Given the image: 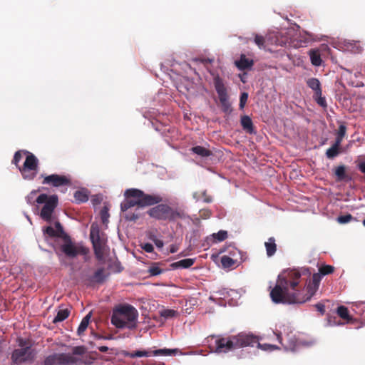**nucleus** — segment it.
Masks as SVG:
<instances>
[{"instance_id":"obj_1","label":"nucleus","mask_w":365,"mask_h":365,"mask_svg":"<svg viewBox=\"0 0 365 365\" xmlns=\"http://www.w3.org/2000/svg\"><path fill=\"white\" fill-rule=\"evenodd\" d=\"M301 274L293 269L280 274L276 285L270 292V297L275 304H302L309 300L316 293L322 280L319 273H314L306 288L300 285Z\"/></svg>"},{"instance_id":"obj_2","label":"nucleus","mask_w":365,"mask_h":365,"mask_svg":"<svg viewBox=\"0 0 365 365\" xmlns=\"http://www.w3.org/2000/svg\"><path fill=\"white\" fill-rule=\"evenodd\" d=\"M125 200L120 203V210L124 212V218L128 221L135 222L140 215L137 211L142 207L157 205L162 201L159 195H149L137 188H129L124 192Z\"/></svg>"},{"instance_id":"obj_3","label":"nucleus","mask_w":365,"mask_h":365,"mask_svg":"<svg viewBox=\"0 0 365 365\" xmlns=\"http://www.w3.org/2000/svg\"><path fill=\"white\" fill-rule=\"evenodd\" d=\"M213 344H210L212 351L217 354H226L229 351L246 346H254L257 339L253 334L240 333L237 335H212Z\"/></svg>"},{"instance_id":"obj_4","label":"nucleus","mask_w":365,"mask_h":365,"mask_svg":"<svg viewBox=\"0 0 365 365\" xmlns=\"http://www.w3.org/2000/svg\"><path fill=\"white\" fill-rule=\"evenodd\" d=\"M138 312L130 304L116 307L111 316V323L118 329H135L137 327Z\"/></svg>"},{"instance_id":"obj_5","label":"nucleus","mask_w":365,"mask_h":365,"mask_svg":"<svg viewBox=\"0 0 365 365\" xmlns=\"http://www.w3.org/2000/svg\"><path fill=\"white\" fill-rule=\"evenodd\" d=\"M150 217L158 220L175 221L178 219H185L186 214L180 208H173L167 204H158L148 211Z\"/></svg>"},{"instance_id":"obj_6","label":"nucleus","mask_w":365,"mask_h":365,"mask_svg":"<svg viewBox=\"0 0 365 365\" xmlns=\"http://www.w3.org/2000/svg\"><path fill=\"white\" fill-rule=\"evenodd\" d=\"M36 202L38 204L44 203V205L41 210L40 216L47 222H51L52 214L58 206V196L56 195L48 196L46 194H41L38 197H36Z\"/></svg>"},{"instance_id":"obj_7","label":"nucleus","mask_w":365,"mask_h":365,"mask_svg":"<svg viewBox=\"0 0 365 365\" xmlns=\"http://www.w3.org/2000/svg\"><path fill=\"white\" fill-rule=\"evenodd\" d=\"M26 160L19 170L25 180H32L35 178L37 174L38 168V158L29 151H25Z\"/></svg>"},{"instance_id":"obj_8","label":"nucleus","mask_w":365,"mask_h":365,"mask_svg":"<svg viewBox=\"0 0 365 365\" xmlns=\"http://www.w3.org/2000/svg\"><path fill=\"white\" fill-rule=\"evenodd\" d=\"M90 238L93 245L96 257L98 260H103L104 258L106 239L104 237V235L101 233L98 225H91Z\"/></svg>"},{"instance_id":"obj_9","label":"nucleus","mask_w":365,"mask_h":365,"mask_svg":"<svg viewBox=\"0 0 365 365\" xmlns=\"http://www.w3.org/2000/svg\"><path fill=\"white\" fill-rule=\"evenodd\" d=\"M19 345L21 348L14 350L11 354L12 363L16 365L24 363H31L36 357V351L31 346H24V342L21 340Z\"/></svg>"},{"instance_id":"obj_10","label":"nucleus","mask_w":365,"mask_h":365,"mask_svg":"<svg viewBox=\"0 0 365 365\" xmlns=\"http://www.w3.org/2000/svg\"><path fill=\"white\" fill-rule=\"evenodd\" d=\"M214 86L218 95L222 110L226 114L231 113L232 108L231 103L229 101V96L227 94V88L224 84L223 80L218 76L215 77Z\"/></svg>"},{"instance_id":"obj_11","label":"nucleus","mask_w":365,"mask_h":365,"mask_svg":"<svg viewBox=\"0 0 365 365\" xmlns=\"http://www.w3.org/2000/svg\"><path fill=\"white\" fill-rule=\"evenodd\" d=\"M80 360L70 354L53 353L47 356L43 365H78Z\"/></svg>"},{"instance_id":"obj_12","label":"nucleus","mask_w":365,"mask_h":365,"mask_svg":"<svg viewBox=\"0 0 365 365\" xmlns=\"http://www.w3.org/2000/svg\"><path fill=\"white\" fill-rule=\"evenodd\" d=\"M63 240V243L61 245L60 250L66 257L74 258L78 255L86 254V252L85 248L82 246H77L73 243L71 237L68 235H64Z\"/></svg>"},{"instance_id":"obj_13","label":"nucleus","mask_w":365,"mask_h":365,"mask_svg":"<svg viewBox=\"0 0 365 365\" xmlns=\"http://www.w3.org/2000/svg\"><path fill=\"white\" fill-rule=\"evenodd\" d=\"M41 177H43L42 182L43 185H50L56 187L61 186H68L71 185V179L66 175L52 174L46 176H43L42 175Z\"/></svg>"},{"instance_id":"obj_14","label":"nucleus","mask_w":365,"mask_h":365,"mask_svg":"<svg viewBox=\"0 0 365 365\" xmlns=\"http://www.w3.org/2000/svg\"><path fill=\"white\" fill-rule=\"evenodd\" d=\"M178 351V349H160L155 351L137 350L138 357H148L150 356H170L175 355Z\"/></svg>"},{"instance_id":"obj_15","label":"nucleus","mask_w":365,"mask_h":365,"mask_svg":"<svg viewBox=\"0 0 365 365\" xmlns=\"http://www.w3.org/2000/svg\"><path fill=\"white\" fill-rule=\"evenodd\" d=\"M240 122L243 130H245L247 133H255L253 123L250 117L248 115H244L241 118Z\"/></svg>"},{"instance_id":"obj_16","label":"nucleus","mask_w":365,"mask_h":365,"mask_svg":"<svg viewBox=\"0 0 365 365\" xmlns=\"http://www.w3.org/2000/svg\"><path fill=\"white\" fill-rule=\"evenodd\" d=\"M275 242L274 237H271L264 242L266 254L269 257H272L277 252V244Z\"/></svg>"},{"instance_id":"obj_17","label":"nucleus","mask_w":365,"mask_h":365,"mask_svg":"<svg viewBox=\"0 0 365 365\" xmlns=\"http://www.w3.org/2000/svg\"><path fill=\"white\" fill-rule=\"evenodd\" d=\"M235 64L240 70H245L250 68L253 66L254 61L252 59L246 58L245 55L242 54L240 59L236 61Z\"/></svg>"},{"instance_id":"obj_18","label":"nucleus","mask_w":365,"mask_h":365,"mask_svg":"<svg viewBox=\"0 0 365 365\" xmlns=\"http://www.w3.org/2000/svg\"><path fill=\"white\" fill-rule=\"evenodd\" d=\"M194 263H195L194 259L187 258V259H182V260H180V261L173 263L171 264V267L173 269L189 268L191 266H192Z\"/></svg>"},{"instance_id":"obj_19","label":"nucleus","mask_w":365,"mask_h":365,"mask_svg":"<svg viewBox=\"0 0 365 365\" xmlns=\"http://www.w3.org/2000/svg\"><path fill=\"white\" fill-rule=\"evenodd\" d=\"M75 201L77 203L86 202L88 200V192L86 189L77 190L74 193Z\"/></svg>"},{"instance_id":"obj_20","label":"nucleus","mask_w":365,"mask_h":365,"mask_svg":"<svg viewBox=\"0 0 365 365\" xmlns=\"http://www.w3.org/2000/svg\"><path fill=\"white\" fill-rule=\"evenodd\" d=\"M307 84L309 88L314 91V94H320V92H322L321 83L317 78H309L307 81Z\"/></svg>"},{"instance_id":"obj_21","label":"nucleus","mask_w":365,"mask_h":365,"mask_svg":"<svg viewBox=\"0 0 365 365\" xmlns=\"http://www.w3.org/2000/svg\"><path fill=\"white\" fill-rule=\"evenodd\" d=\"M190 150L193 153H195L200 157H203V158L209 157L212 155L211 150H210L209 149H207L205 147L200 146V145H197V146H194V147L191 148Z\"/></svg>"},{"instance_id":"obj_22","label":"nucleus","mask_w":365,"mask_h":365,"mask_svg":"<svg viewBox=\"0 0 365 365\" xmlns=\"http://www.w3.org/2000/svg\"><path fill=\"white\" fill-rule=\"evenodd\" d=\"M91 317V312L86 314L81 320L80 325L77 329V334L78 336H81L88 328L89 322Z\"/></svg>"},{"instance_id":"obj_23","label":"nucleus","mask_w":365,"mask_h":365,"mask_svg":"<svg viewBox=\"0 0 365 365\" xmlns=\"http://www.w3.org/2000/svg\"><path fill=\"white\" fill-rule=\"evenodd\" d=\"M70 314V309L68 308H60L57 312V314L53 320V323H58L64 321L68 317Z\"/></svg>"},{"instance_id":"obj_24","label":"nucleus","mask_w":365,"mask_h":365,"mask_svg":"<svg viewBox=\"0 0 365 365\" xmlns=\"http://www.w3.org/2000/svg\"><path fill=\"white\" fill-rule=\"evenodd\" d=\"M309 57L311 63L315 66H319L322 64L320 53L318 50L312 49L309 51Z\"/></svg>"},{"instance_id":"obj_25","label":"nucleus","mask_w":365,"mask_h":365,"mask_svg":"<svg viewBox=\"0 0 365 365\" xmlns=\"http://www.w3.org/2000/svg\"><path fill=\"white\" fill-rule=\"evenodd\" d=\"M104 271V268L98 269L91 277V281L97 283H102L105 279Z\"/></svg>"},{"instance_id":"obj_26","label":"nucleus","mask_w":365,"mask_h":365,"mask_svg":"<svg viewBox=\"0 0 365 365\" xmlns=\"http://www.w3.org/2000/svg\"><path fill=\"white\" fill-rule=\"evenodd\" d=\"M254 337L257 339V342L255 343V345H257V347L260 348L262 350H264V351H273V350H276V349H279L277 346L274 345V344H261L259 342L258 337H257L256 336H254Z\"/></svg>"},{"instance_id":"obj_27","label":"nucleus","mask_w":365,"mask_h":365,"mask_svg":"<svg viewBox=\"0 0 365 365\" xmlns=\"http://www.w3.org/2000/svg\"><path fill=\"white\" fill-rule=\"evenodd\" d=\"M236 263V261L229 256L224 255L221 257V264L224 268H231Z\"/></svg>"},{"instance_id":"obj_28","label":"nucleus","mask_w":365,"mask_h":365,"mask_svg":"<svg viewBox=\"0 0 365 365\" xmlns=\"http://www.w3.org/2000/svg\"><path fill=\"white\" fill-rule=\"evenodd\" d=\"M337 314L343 319L349 321L351 317L349 314L348 309L344 306H339L336 310Z\"/></svg>"},{"instance_id":"obj_29","label":"nucleus","mask_w":365,"mask_h":365,"mask_svg":"<svg viewBox=\"0 0 365 365\" xmlns=\"http://www.w3.org/2000/svg\"><path fill=\"white\" fill-rule=\"evenodd\" d=\"M340 148L335 146L334 145H331L329 148H328L326 151V155L329 159H333L336 157L340 151Z\"/></svg>"},{"instance_id":"obj_30","label":"nucleus","mask_w":365,"mask_h":365,"mask_svg":"<svg viewBox=\"0 0 365 365\" xmlns=\"http://www.w3.org/2000/svg\"><path fill=\"white\" fill-rule=\"evenodd\" d=\"M335 175L339 180H344L346 178V168L344 165H339L335 169Z\"/></svg>"},{"instance_id":"obj_31","label":"nucleus","mask_w":365,"mask_h":365,"mask_svg":"<svg viewBox=\"0 0 365 365\" xmlns=\"http://www.w3.org/2000/svg\"><path fill=\"white\" fill-rule=\"evenodd\" d=\"M25 151H26L25 150H20L16 151L14 153V158L12 160V163L14 165H15L16 166V168H19V167H21L19 165V163L21 160L23 155H24Z\"/></svg>"},{"instance_id":"obj_32","label":"nucleus","mask_w":365,"mask_h":365,"mask_svg":"<svg viewBox=\"0 0 365 365\" xmlns=\"http://www.w3.org/2000/svg\"><path fill=\"white\" fill-rule=\"evenodd\" d=\"M345 46L347 50L352 53H360L362 50L361 47L356 43L347 42Z\"/></svg>"},{"instance_id":"obj_33","label":"nucleus","mask_w":365,"mask_h":365,"mask_svg":"<svg viewBox=\"0 0 365 365\" xmlns=\"http://www.w3.org/2000/svg\"><path fill=\"white\" fill-rule=\"evenodd\" d=\"M212 237L215 240V242H222L227 238V232L225 230H220L217 233L212 234Z\"/></svg>"},{"instance_id":"obj_34","label":"nucleus","mask_w":365,"mask_h":365,"mask_svg":"<svg viewBox=\"0 0 365 365\" xmlns=\"http://www.w3.org/2000/svg\"><path fill=\"white\" fill-rule=\"evenodd\" d=\"M160 314L165 319H170L177 316L178 312L174 309H166L160 311Z\"/></svg>"},{"instance_id":"obj_35","label":"nucleus","mask_w":365,"mask_h":365,"mask_svg":"<svg viewBox=\"0 0 365 365\" xmlns=\"http://www.w3.org/2000/svg\"><path fill=\"white\" fill-rule=\"evenodd\" d=\"M334 267L331 265H327V264L322 265L319 269V274L322 276L331 274L334 272Z\"/></svg>"},{"instance_id":"obj_36","label":"nucleus","mask_w":365,"mask_h":365,"mask_svg":"<svg viewBox=\"0 0 365 365\" xmlns=\"http://www.w3.org/2000/svg\"><path fill=\"white\" fill-rule=\"evenodd\" d=\"M100 214H101V218L102 223L103 225H106L108 222V219L110 217L108 208L106 206H104L101 209Z\"/></svg>"},{"instance_id":"obj_37","label":"nucleus","mask_w":365,"mask_h":365,"mask_svg":"<svg viewBox=\"0 0 365 365\" xmlns=\"http://www.w3.org/2000/svg\"><path fill=\"white\" fill-rule=\"evenodd\" d=\"M150 276H157L163 272V269L160 268L156 264H153L148 270Z\"/></svg>"},{"instance_id":"obj_38","label":"nucleus","mask_w":365,"mask_h":365,"mask_svg":"<svg viewBox=\"0 0 365 365\" xmlns=\"http://www.w3.org/2000/svg\"><path fill=\"white\" fill-rule=\"evenodd\" d=\"M314 98L317 103L322 107L326 108L327 107V102L324 97L322 96V91L320 92V94H314Z\"/></svg>"},{"instance_id":"obj_39","label":"nucleus","mask_w":365,"mask_h":365,"mask_svg":"<svg viewBox=\"0 0 365 365\" xmlns=\"http://www.w3.org/2000/svg\"><path fill=\"white\" fill-rule=\"evenodd\" d=\"M43 231L44 235H47L48 236H49L51 237H59L58 231H56L55 229L51 226H48V227H45L43 230Z\"/></svg>"},{"instance_id":"obj_40","label":"nucleus","mask_w":365,"mask_h":365,"mask_svg":"<svg viewBox=\"0 0 365 365\" xmlns=\"http://www.w3.org/2000/svg\"><path fill=\"white\" fill-rule=\"evenodd\" d=\"M353 219L351 214H346L345 215H340L337 217V222L340 224H346L349 222Z\"/></svg>"},{"instance_id":"obj_41","label":"nucleus","mask_w":365,"mask_h":365,"mask_svg":"<svg viewBox=\"0 0 365 365\" xmlns=\"http://www.w3.org/2000/svg\"><path fill=\"white\" fill-rule=\"evenodd\" d=\"M254 41L259 48H262L264 46L265 39L262 36L256 34L255 36Z\"/></svg>"},{"instance_id":"obj_42","label":"nucleus","mask_w":365,"mask_h":365,"mask_svg":"<svg viewBox=\"0 0 365 365\" xmlns=\"http://www.w3.org/2000/svg\"><path fill=\"white\" fill-rule=\"evenodd\" d=\"M36 194L37 190L31 191L26 197V202L30 205H34L36 202V199H35Z\"/></svg>"},{"instance_id":"obj_43","label":"nucleus","mask_w":365,"mask_h":365,"mask_svg":"<svg viewBox=\"0 0 365 365\" xmlns=\"http://www.w3.org/2000/svg\"><path fill=\"white\" fill-rule=\"evenodd\" d=\"M86 348L83 346H78L73 348V355L81 356L86 353Z\"/></svg>"},{"instance_id":"obj_44","label":"nucleus","mask_w":365,"mask_h":365,"mask_svg":"<svg viewBox=\"0 0 365 365\" xmlns=\"http://www.w3.org/2000/svg\"><path fill=\"white\" fill-rule=\"evenodd\" d=\"M248 99V94L245 92L242 93L240 98V108L243 109Z\"/></svg>"},{"instance_id":"obj_45","label":"nucleus","mask_w":365,"mask_h":365,"mask_svg":"<svg viewBox=\"0 0 365 365\" xmlns=\"http://www.w3.org/2000/svg\"><path fill=\"white\" fill-rule=\"evenodd\" d=\"M55 227H56L55 230L58 231L59 237H62L63 239L64 235H66V234L64 232L63 227L61 225V223L59 222H56L55 223Z\"/></svg>"},{"instance_id":"obj_46","label":"nucleus","mask_w":365,"mask_h":365,"mask_svg":"<svg viewBox=\"0 0 365 365\" xmlns=\"http://www.w3.org/2000/svg\"><path fill=\"white\" fill-rule=\"evenodd\" d=\"M346 132V127L344 124H341L337 131V136L344 138Z\"/></svg>"},{"instance_id":"obj_47","label":"nucleus","mask_w":365,"mask_h":365,"mask_svg":"<svg viewBox=\"0 0 365 365\" xmlns=\"http://www.w3.org/2000/svg\"><path fill=\"white\" fill-rule=\"evenodd\" d=\"M150 239L154 242L155 245L158 248H162L164 245L163 242L161 240L158 239L155 236H151Z\"/></svg>"},{"instance_id":"obj_48","label":"nucleus","mask_w":365,"mask_h":365,"mask_svg":"<svg viewBox=\"0 0 365 365\" xmlns=\"http://www.w3.org/2000/svg\"><path fill=\"white\" fill-rule=\"evenodd\" d=\"M142 249H143L146 252L150 253L153 252V246L150 243H145L141 245Z\"/></svg>"},{"instance_id":"obj_49","label":"nucleus","mask_w":365,"mask_h":365,"mask_svg":"<svg viewBox=\"0 0 365 365\" xmlns=\"http://www.w3.org/2000/svg\"><path fill=\"white\" fill-rule=\"evenodd\" d=\"M200 216L205 219L209 218L211 216V212L209 210H200Z\"/></svg>"},{"instance_id":"obj_50","label":"nucleus","mask_w":365,"mask_h":365,"mask_svg":"<svg viewBox=\"0 0 365 365\" xmlns=\"http://www.w3.org/2000/svg\"><path fill=\"white\" fill-rule=\"evenodd\" d=\"M274 334L277 336V339L279 341V344H281L286 349H288L289 347L287 345H284L282 343V337L280 332H274Z\"/></svg>"},{"instance_id":"obj_51","label":"nucleus","mask_w":365,"mask_h":365,"mask_svg":"<svg viewBox=\"0 0 365 365\" xmlns=\"http://www.w3.org/2000/svg\"><path fill=\"white\" fill-rule=\"evenodd\" d=\"M317 309L322 314H324L325 312V306L321 303H318L315 305Z\"/></svg>"},{"instance_id":"obj_52","label":"nucleus","mask_w":365,"mask_h":365,"mask_svg":"<svg viewBox=\"0 0 365 365\" xmlns=\"http://www.w3.org/2000/svg\"><path fill=\"white\" fill-rule=\"evenodd\" d=\"M202 196L204 197V199H203L204 202H205L207 203H210L212 201V197L210 195H207L206 191H204L202 192Z\"/></svg>"},{"instance_id":"obj_53","label":"nucleus","mask_w":365,"mask_h":365,"mask_svg":"<svg viewBox=\"0 0 365 365\" xmlns=\"http://www.w3.org/2000/svg\"><path fill=\"white\" fill-rule=\"evenodd\" d=\"M95 337L96 339H106V340H109V339H113L112 335L103 336V335H100V334H95Z\"/></svg>"},{"instance_id":"obj_54","label":"nucleus","mask_w":365,"mask_h":365,"mask_svg":"<svg viewBox=\"0 0 365 365\" xmlns=\"http://www.w3.org/2000/svg\"><path fill=\"white\" fill-rule=\"evenodd\" d=\"M136 354H137V351H133V352L126 351L124 353V356H128L130 358H135V357H138V355H136Z\"/></svg>"},{"instance_id":"obj_55","label":"nucleus","mask_w":365,"mask_h":365,"mask_svg":"<svg viewBox=\"0 0 365 365\" xmlns=\"http://www.w3.org/2000/svg\"><path fill=\"white\" fill-rule=\"evenodd\" d=\"M342 140H343V138H341V137H339L336 135V140L333 145L340 148Z\"/></svg>"},{"instance_id":"obj_56","label":"nucleus","mask_w":365,"mask_h":365,"mask_svg":"<svg viewBox=\"0 0 365 365\" xmlns=\"http://www.w3.org/2000/svg\"><path fill=\"white\" fill-rule=\"evenodd\" d=\"M178 250V247L175 245H172L170 248V253H175Z\"/></svg>"},{"instance_id":"obj_57","label":"nucleus","mask_w":365,"mask_h":365,"mask_svg":"<svg viewBox=\"0 0 365 365\" xmlns=\"http://www.w3.org/2000/svg\"><path fill=\"white\" fill-rule=\"evenodd\" d=\"M98 349L101 352L105 353V352L108 351V346H101L98 347Z\"/></svg>"},{"instance_id":"obj_58","label":"nucleus","mask_w":365,"mask_h":365,"mask_svg":"<svg viewBox=\"0 0 365 365\" xmlns=\"http://www.w3.org/2000/svg\"><path fill=\"white\" fill-rule=\"evenodd\" d=\"M363 225L365 226V219L363 220Z\"/></svg>"}]
</instances>
